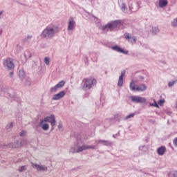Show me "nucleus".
Returning <instances> with one entry per match:
<instances>
[{
    "instance_id": "nucleus-1",
    "label": "nucleus",
    "mask_w": 177,
    "mask_h": 177,
    "mask_svg": "<svg viewBox=\"0 0 177 177\" xmlns=\"http://www.w3.org/2000/svg\"><path fill=\"white\" fill-rule=\"evenodd\" d=\"M122 26L121 20H114L109 22L107 24L102 26V31H114L115 28H120Z\"/></svg>"
},
{
    "instance_id": "nucleus-2",
    "label": "nucleus",
    "mask_w": 177,
    "mask_h": 177,
    "mask_svg": "<svg viewBox=\"0 0 177 177\" xmlns=\"http://www.w3.org/2000/svg\"><path fill=\"white\" fill-rule=\"evenodd\" d=\"M96 84H97V81L93 77L84 78L82 80V90L89 91V89H92L93 86H95Z\"/></svg>"
},
{
    "instance_id": "nucleus-3",
    "label": "nucleus",
    "mask_w": 177,
    "mask_h": 177,
    "mask_svg": "<svg viewBox=\"0 0 177 177\" xmlns=\"http://www.w3.org/2000/svg\"><path fill=\"white\" fill-rule=\"evenodd\" d=\"M56 30L55 28L47 26L41 32V36L43 38H53L55 37V34H56Z\"/></svg>"
},
{
    "instance_id": "nucleus-4",
    "label": "nucleus",
    "mask_w": 177,
    "mask_h": 177,
    "mask_svg": "<svg viewBox=\"0 0 177 177\" xmlns=\"http://www.w3.org/2000/svg\"><path fill=\"white\" fill-rule=\"evenodd\" d=\"M129 88L131 91H136L137 92H143L147 89V86H146V84H142L140 86H137L135 84L134 81H131L130 84H129Z\"/></svg>"
},
{
    "instance_id": "nucleus-5",
    "label": "nucleus",
    "mask_w": 177,
    "mask_h": 177,
    "mask_svg": "<svg viewBox=\"0 0 177 177\" xmlns=\"http://www.w3.org/2000/svg\"><path fill=\"white\" fill-rule=\"evenodd\" d=\"M3 65L6 70H13V68H15V63H13V59L12 58L3 59Z\"/></svg>"
},
{
    "instance_id": "nucleus-6",
    "label": "nucleus",
    "mask_w": 177,
    "mask_h": 177,
    "mask_svg": "<svg viewBox=\"0 0 177 177\" xmlns=\"http://www.w3.org/2000/svg\"><path fill=\"white\" fill-rule=\"evenodd\" d=\"M130 99L133 103H146V98L142 97H139L136 95L130 96Z\"/></svg>"
},
{
    "instance_id": "nucleus-7",
    "label": "nucleus",
    "mask_w": 177,
    "mask_h": 177,
    "mask_svg": "<svg viewBox=\"0 0 177 177\" xmlns=\"http://www.w3.org/2000/svg\"><path fill=\"white\" fill-rule=\"evenodd\" d=\"M43 121L45 122H50V124H51V127H55V125H56V118L55 117V115L46 116L43 119Z\"/></svg>"
},
{
    "instance_id": "nucleus-8",
    "label": "nucleus",
    "mask_w": 177,
    "mask_h": 177,
    "mask_svg": "<svg viewBox=\"0 0 177 177\" xmlns=\"http://www.w3.org/2000/svg\"><path fill=\"white\" fill-rule=\"evenodd\" d=\"M89 149H92L93 150H95V149H96V147L95 145H83L82 146L77 147V153H81V151H84V150H88Z\"/></svg>"
},
{
    "instance_id": "nucleus-9",
    "label": "nucleus",
    "mask_w": 177,
    "mask_h": 177,
    "mask_svg": "<svg viewBox=\"0 0 177 177\" xmlns=\"http://www.w3.org/2000/svg\"><path fill=\"white\" fill-rule=\"evenodd\" d=\"M1 91L3 92H5L6 96H8V97H11L12 99L15 97V93H12V91H13L12 88H8L6 87H3L1 88Z\"/></svg>"
},
{
    "instance_id": "nucleus-10",
    "label": "nucleus",
    "mask_w": 177,
    "mask_h": 177,
    "mask_svg": "<svg viewBox=\"0 0 177 177\" xmlns=\"http://www.w3.org/2000/svg\"><path fill=\"white\" fill-rule=\"evenodd\" d=\"M75 28V21L74 20V18L70 17L68 20V31H73Z\"/></svg>"
},
{
    "instance_id": "nucleus-11",
    "label": "nucleus",
    "mask_w": 177,
    "mask_h": 177,
    "mask_svg": "<svg viewBox=\"0 0 177 177\" xmlns=\"http://www.w3.org/2000/svg\"><path fill=\"white\" fill-rule=\"evenodd\" d=\"M32 168H36V169H37L38 171H48V167L46 166H44V165H39L37 163H34V162H32Z\"/></svg>"
},
{
    "instance_id": "nucleus-12",
    "label": "nucleus",
    "mask_w": 177,
    "mask_h": 177,
    "mask_svg": "<svg viewBox=\"0 0 177 177\" xmlns=\"http://www.w3.org/2000/svg\"><path fill=\"white\" fill-rule=\"evenodd\" d=\"M66 95V92L64 91H62L57 94H55L53 96L52 100H59V99H62V97H64Z\"/></svg>"
},
{
    "instance_id": "nucleus-13",
    "label": "nucleus",
    "mask_w": 177,
    "mask_h": 177,
    "mask_svg": "<svg viewBox=\"0 0 177 177\" xmlns=\"http://www.w3.org/2000/svg\"><path fill=\"white\" fill-rule=\"evenodd\" d=\"M111 49H113V50H115V52H118L119 53H124V55H128V50H124L118 46H113L111 47Z\"/></svg>"
},
{
    "instance_id": "nucleus-14",
    "label": "nucleus",
    "mask_w": 177,
    "mask_h": 177,
    "mask_svg": "<svg viewBox=\"0 0 177 177\" xmlns=\"http://www.w3.org/2000/svg\"><path fill=\"white\" fill-rule=\"evenodd\" d=\"M126 71H123L121 73V75L119 77V80L118 82V86H122V85L124 84V77H125V74H126Z\"/></svg>"
},
{
    "instance_id": "nucleus-15",
    "label": "nucleus",
    "mask_w": 177,
    "mask_h": 177,
    "mask_svg": "<svg viewBox=\"0 0 177 177\" xmlns=\"http://www.w3.org/2000/svg\"><path fill=\"white\" fill-rule=\"evenodd\" d=\"M24 56L25 57V59L22 61V63L25 64L27 63V60H28V59H31L32 55L31 54V52H30L29 50H26L24 52Z\"/></svg>"
},
{
    "instance_id": "nucleus-16",
    "label": "nucleus",
    "mask_w": 177,
    "mask_h": 177,
    "mask_svg": "<svg viewBox=\"0 0 177 177\" xmlns=\"http://www.w3.org/2000/svg\"><path fill=\"white\" fill-rule=\"evenodd\" d=\"M44 122H46L41 120L39 123V127H40L43 131H48V129H49V124Z\"/></svg>"
},
{
    "instance_id": "nucleus-17",
    "label": "nucleus",
    "mask_w": 177,
    "mask_h": 177,
    "mask_svg": "<svg viewBox=\"0 0 177 177\" xmlns=\"http://www.w3.org/2000/svg\"><path fill=\"white\" fill-rule=\"evenodd\" d=\"M125 39H128L129 42H133L134 44L136 42V37L134 36H131L129 33H124Z\"/></svg>"
},
{
    "instance_id": "nucleus-18",
    "label": "nucleus",
    "mask_w": 177,
    "mask_h": 177,
    "mask_svg": "<svg viewBox=\"0 0 177 177\" xmlns=\"http://www.w3.org/2000/svg\"><path fill=\"white\" fill-rule=\"evenodd\" d=\"M24 142H26L25 140H17L13 143L12 147H14L15 149H18V147H21V146H23V145H24Z\"/></svg>"
},
{
    "instance_id": "nucleus-19",
    "label": "nucleus",
    "mask_w": 177,
    "mask_h": 177,
    "mask_svg": "<svg viewBox=\"0 0 177 177\" xmlns=\"http://www.w3.org/2000/svg\"><path fill=\"white\" fill-rule=\"evenodd\" d=\"M96 142H97V143H100V145H103L104 146H111L113 145V142L109 140H99Z\"/></svg>"
},
{
    "instance_id": "nucleus-20",
    "label": "nucleus",
    "mask_w": 177,
    "mask_h": 177,
    "mask_svg": "<svg viewBox=\"0 0 177 177\" xmlns=\"http://www.w3.org/2000/svg\"><path fill=\"white\" fill-rule=\"evenodd\" d=\"M166 151L165 147H160L157 149V153L159 156H164V153Z\"/></svg>"
},
{
    "instance_id": "nucleus-21",
    "label": "nucleus",
    "mask_w": 177,
    "mask_h": 177,
    "mask_svg": "<svg viewBox=\"0 0 177 177\" xmlns=\"http://www.w3.org/2000/svg\"><path fill=\"white\" fill-rule=\"evenodd\" d=\"M168 5L167 0H159V6L160 8H165Z\"/></svg>"
},
{
    "instance_id": "nucleus-22",
    "label": "nucleus",
    "mask_w": 177,
    "mask_h": 177,
    "mask_svg": "<svg viewBox=\"0 0 177 177\" xmlns=\"http://www.w3.org/2000/svg\"><path fill=\"white\" fill-rule=\"evenodd\" d=\"M12 128H13V122L8 123L6 127V131H8V132H10Z\"/></svg>"
},
{
    "instance_id": "nucleus-23",
    "label": "nucleus",
    "mask_w": 177,
    "mask_h": 177,
    "mask_svg": "<svg viewBox=\"0 0 177 177\" xmlns=\"http://www.w3.org/2000/svg\"><path fill=\"white\" fill-rule=\"evenodd\" d=\"M18 75L21 80H23L26 77V73L24 70H19Z\"/></svg>"
},
{
    "instance_id": "nucleus-24",
    "label": "nucleus",
    "mask_w": 177,
    "mask_h": 177,
    "mask_svg": "<svg viewBox=\"0 0 177 177\" xmlns=\"http://www.w3.org/2000/svg\"><path fill=\"white\" fill-rule=\"evenodd\" d=\"M66 82L63 80H61L57 84H56V86L58 89H60L61 88H63V86H64Z\"/></svg>"
},
{
    "instance_id": "nucleus-25",
    "label": "nucleus",
    "mask_w": 177,
    "mask_h": 177,
    "mask_svg": "<svg viewBox=\"0 0 177 177\" xmlns=\"http://www.w3.org/2000/svg\"><path fill=\"white\" fill-rule=\"evenodd\" d=\"M151 32L153 35H156V34H158V32H160V29H158V27L152 28Z\"/></svg>"
},
{
    "instance_id": "nucleus-26",
    "label": "nucleus",
    "mask_w": 177,
    "mask_h": 177,
    "mask_svg": "<svg viewBox=\"0 0 177 177\" xmlns=\"http://www.w3.org/2000/svg\"><path fill=\"white\" fill-rule=\"evenodd\" d=\"M31 38H32V35H28L26 37L23 39L22 42L26 44V42H28V40L31 39Z\"/></svg>"
},
{
    "instance_id": "nucleus-27",
    "label": "nucleus",
    "mask_w": 177,
    "mask_h": 177,
    "mask_svg": "<svg viewBox=\"0 0 177 177\" xmlns=\"http://www.w3.org/2000/svg\"><path fill=\"white\" fill-rule=\"evenodd\" d=\"M44 63L45 64H46L47 66H49V64H50V59H49V57H46L44 58Z\"/></svg>"
},
{
    "instance_id": "nucleus-28",
    "label": "nucleus",
    "mask_w": 177,
    "mask_h": 177,
    "mask_svg": "<svg viewBox=\"0 0 177 177\" xmlns=\"http://www.w3.org/2000/svg\"><path fill=\"white\" fill-rule=\"evenodd\" d=\"M26 135H27V131L26 130H22L19 133V136H21V138H24V136H26Z\"/></svg>"
},
{
    "instance_id": "nucleus-29",
    "label": "nucleus",
    "mask_w": 177,
    "mask_h": 177,
    "mask_svg": "<svg viewBox=\"0 0 177 177\" xmlns=\"http://www.w3.org/2000/svg\"><path fill=\"white\" fill-rule=\"evenodd\" d=\"M18 171L19 172H24V171H27V169L26 168V166H21Z\"/></svg>"
},
{
    "instance_id": "nucleus-30",
    "label": "nucleus",
    "mask_w": 177,
    "mask_h": 177,
    "mask_svg": "<svg viewBox=\"0 0 177 177\" xmlns=\"http://www.w3.org/2000/svg\"><path fill=\"white\" fill-rule=\"evenodd\" d=\"M57 89H59V88H58L57 86L55 85L54 87H52V88H50V91L51 93H56V92H57Z\"/></svg>"
},
{
    "instance_id": "nucleus-31",
    "label": "nucleus",
    "mask_w": 177,
    "mask_h": 177,
    "mask_svg": "<svg viewBox=\"0 0 177 177\" xmlns=\"http://www.w3.org/2000/svg\"><path fill=\"white\" fill-rule=\"evenodd\" d=\"M133 117H135V113H130L124 118V120H129V118H133Z\"/></svg>"
},
{
    "instance_id": "nucleus-32",
    "label": "nucleus",
    "mask_w": 177,
    "mask_h": 177,
    "mask_svg": "<svg viewBox=\"0 0 177 177\" xmlns=\"http://www.w3.org/2000/svg\"><path fill=\"white\" fill-rule=\"evenodd\" d=\"M25 85L26 86H30L31 85V80L30 79H27L26 80Z\"/></svg>"
},
{
    "instance_id": "nucleus-33",
    "label": "nucleus",
    "mask_w": 177,
    "mask_h": 177,
    "mask_svg": "<svg viewBox=\"0 0 177 177\" xmlns=\"http://www.w3.org/2000/svg\"><path fill=\"white\" fill-rule=\"evenodd\" d=\"M171 26L172 27H177V18L171 21Z\"/></svg>"
},
{
    "instance_id": "nucleus-34",
    "label": "nucleus",
    "mask_w": 177,
    "mask_h": 177,
    "mask_svg": "<svg viewBox=\"0 0 177 177\" xmlns=\"http://www.w3.org/2000/svg\"><path fill=\"white\" fill-rule=\"evenodd\" d=\"M175 82H176V81H171V82H169L168 83V86L169 88H171V86H174V85H175Z\"/></svg>"
},
{
    "instance_id": "nucleus-35",
    "label": "nucleus",
    "mask_w": 177,
    "mask_h": 177,
    "mask_svg": "<svg viewBox=\"0 0 177 177\" xmlns=\"http://www.w3.org/2000/svg\"><path fill=\"white\" fill-rule=\"evenodd\" d=\"M169 177H177V171H174L172 174H169Z\"/></svg>"
},
{
    "instance_id": "nucleus-36",
    "label": "nucleus",
    "mask_w": 177,
    "mask_h": 177,
    "mask_svg": "<svg viewBox=\"0 0 177 177\" xmlns=\"http://www.w3.org/2000/svg\"><path fill=\"white\" fill-rule=\"evenodd\" d=\"M165 102V100H159L158 102V104H159V106H162V104H164Z\"/></svg>"
},
{
    "instance_id": "nucleus-37",
    "label": "nucleus",
    "mask_w": 177,
    "mask_h": 177,
    "mask_svg": "<svg viewBox=\"0 0 177 177\" xmlns=\"http://www.w3.org/2000/svg\"><path fill=\"white\" fill-rule=\"evenodd\" d=\"M69 153H78V152H77V149H75V147H72V148L69 150Z\"/></svg>"
},
{
    "instance_id": "nucleus-38",
    "label": "nucleus",
    "mask_w": 177,
    "mask_h": 177,
    "mask_svg": "<svg viewBox=\"0 0 177 177\" xmlns=\"http://www.w3.org/2000/svg\"><path fill=\"white\" fill-rule=\"evenodd\" d=\"M122 10H127V5L124 3H122Z\"/></svg>"
},
{
    "instance_id": "nucleus-39",
    "label": "nucleus",
    "mask_w": 177,
    "mask_h": 177,
    "mask_svg": "<svg viewBox=\"0 0 177 177\" xmlns=\"http://www.w3.org/2000/svg\"><path fill=\"white\" fill-rule=\"evenodd\" d=\"M16 49H17V52H21V46H20V45L17 44V45L16 46Z\"/></svg>"
},
{
    "instance_id": "nucleus-40",
    "label": "nucleus",
    "mask_w": 177,
    "mask_h": 177,
    "mask_svg": "<svg viewBox=\"0 0 177 177\" xmlns=\"http://www.w3.org/2000/svg\"><path fill=\"white\" fill-rule=\"evenodd\" d=\"M173 143L175 145V147H177V137L174 139Z\"/></svg>"
},
{
    "instance_id": "nucleus-41",
    "label": "nucleus",
    "mask_w": 177,
    "mask_h": 177,
    "mask_svg": "<svg viewBox=\"0 0 177 177\" xmlns=\"http://www.w3.org/2000/svg\"><path fill=\"white\" fill-rule=\"evenodd\" d=\"M150 106H154V107H158V104L155 101L154 104H150Z\"/></svg>"
},
{
    "instance_id": "nucleus-42",
    "label": "nucleus",
    "mask_w": 177,
    "mask_h": 177,
    "mask_svg": "<svg viewBox=\"0 0 177 177\" xmlns=\"http://www.w3.org/2000/svg\"><path fill=\"white\" fill-rule=\"evenodd\" d=\"M14 73L13 72H10L9 73V77L10 78H13Z\"/></svg>"
},
{
    "instance_id": "nucleus-43",
    "label": "nucleus",
    "mask_w": 177,
    "mask_h": 177,
    "mask_svg": "<svg viewBox=\"0 0 177 177\" xmlns=\"http://www.w3.org/2000/svg\"><path fill=\"white\" fill-rule=\"evenodd\" d=\"M62 128H63V124L59 122V124H58V129H62Z\"/></svg>"
},
{
    "instance_id": "nucleus-44",
    "label": "nucleus",
    "mask_w": 177,
    "mask_h": 177,
    "mask_svg": "<svg viewBox=\"0 0 177 177\" xmlns=\"http://www.w3.org/2000/svg\"><path fill=\"white\" fill-rule=\"evenodd\" d=\"M3 15V10L0 11V16H2ZM0 19H2V17H0Z\"/></svg>"
},
{
    "instance_id": "nucleus-45",
    "label": "nucleus",
    "mask_w": 177,
    "mask_h": 177,
    "mask_svg": "<svg viewBox=\"0 0 177 177\" xmlns=\"http://www.w3.org/2000/svg\"><path fill=\"white\" fill-rule=\"evenodd\" d=\"M140 80H145V77L143 76H139Z\"/></svg>"
},
{
    "instance_id": "nucleus-46",
    "label": "nucleus",
    "mask_w": 177,
    "mask_h": 177,
    "mask_svg": "<svg viewBox=\"0 0 177 177\" xmlns=\"http://www.w3.org/2000/svg\"><path fill=\"white\" fill-rule=\"evenodd\" d=\"M53 129H55V126H52V128L50 129V132H52V131H53Z\"/></svg>"
},
{
    "instance_id": "nucleus-47",
    "label": "nucleus",
    "mask_w": 177,
    "mask_h": 177,
    "mask_svg": "<svg viewBox=\"0 0 177 177\" xmlns=\"http://www.w3.org/2000/svg\"><path fill=\"white\" fill-rule=\"evenodd\" d=\"M0 35H2V30H1Z\"/></svg>"
},
{
    "instance_id": "nucleus-48",
    "label": "nucleus",
    "mask_w": 177,
    "mask_h": 177,
    "mask_svg": "<svg viewBox=\"0 0 177 177\" xmlns=\"http://www.w3.org/2000/svg\"><path fill=\"white\" fill-rule=\"evenodd\" d=\"M113 138H115V135H113Z\"/></svg>"
}]
</instances>
